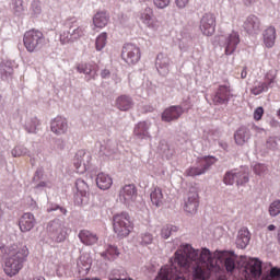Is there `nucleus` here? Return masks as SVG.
Wrapping results in <instances>:
<instances>
[{
	"label": "nucleus",
	"mask_w": 280,
	"mask_h": 280,
	"mask_svg": "<svg viewBox=\"0 0 280 280\" xmlns=\"http://www.w3.org/2000/svg\"><path fill=\"white\" fill-rule=\"evenodd\" d=\"M175 264H178L183 270L192 269L194 280H207L211 272H218V258L211 255L207 248L194 249L191 245H182L175 252Z\"/></svg>",
	"instance_id": "nucleus-1"
},
{
	"label": "nucleus",
	"mask_w": 280,
	"mask_h": 280,
	"mask_svg": "<svg viewBox=\"0 0 280 280\" xmlns=\"http://www.w3.org/2000/svg\"><path fill=\"white\" fill-rule=\"evenodd\" d=\"M113 229L117 237H128L132 233V221L128 212H121L113 217Z\"/></svg>",
	"instance_id": "nucleus-2"
},
{
	"label": "nucleus",
	"mask_w": 280,
	"mask_h": 280,
	"mask_svg": "<svg viewBox=\"0 0 280 280\" xmlns=\"http://www.w3.org/2000/svg\"><path fill=\"white\" fill-rule=\"evenodd\" d=\"M121 60L129 67H135L141 60V48L132 43H127L121 49Z\"/></svg>",
	"instance_id": "nucleus-3"
},
{
	"label": "nucleus",
	"mask_w": 280,
	"mask_h": 280,
	"mask_svg": "<svg viewBox=\"0 0 280 280\" xmlns=\"http://www.w3.org/2000/svg\"><path fill=\"white\" fill-rule=\"evenodd\" d=\"M217 161L218 160L214 156L199 158L196 166H190L185 171V176H201V174H205Z\"/></svg>",
	"instance_id": "nucleus-4"
},
{
	"label": "nucleus",
	"mask_w": 280,
	"mask_h": 280,
	"mask_svg": "<svg viewBox=\"0 0 280 280\" xmlns=\"http://www.w3.org/2000/svg\"><path fill=\"white\" fill-rule=\"evenodd\" d=\"M223 182L225 185H233V183H236V185H246L248 183V173L237 170L230 171L225 173Z\"/></svg>",
	"instance_id": "nucleus-5"
},
{
	"label": "nucleus",
	"mask_w": 280,
	"mask_h": 280,
	"mask_svg": "<svg viewBox=\"0 0 280 280\" xmlns=\"http://www.w3.org/2000/svg\"><path fill=\"white\" fill-rule=\"evenodd\" d=\"M199 205L198 191H196V189L189 190L184 197V211H186V213H196Z\"/></svg>",
	"instance_id": "nucleus-6"
},
{
	"label": "nucleus",
	"mask_w": 280,
	"mask_h": 280,
	"mask_svg": "<svg viewBox=\"0 0 280 280\" xmlns=\"http://www.w3.org/2000/svg\"><path fill=\"white\" fill-rule=\"evenodd\" d=\"M9 257L15 259V261H19L23 266L27 261V257H30V248L23 244L13 245L9 248Z\"/></svg>",
	"instance_id": "nucleus-7"
},
{
	"label": "nucleus",
	"mask_w": 280,
	"mask_h": 280,
	"mask_svg": "<svg viewBox=\"0 0 280 280\" xmlns=\"http://www.w3.org/2000/svg\"><path fill=\"white\" fill-rule=\"evenodd\" d=\"M140 21L150 30L156 31L159 27H161V21L154 16V10H152V8H145L140 13Z\"/></svg>",
	"instance_id": "nucleus-8"
},
{
	"label": "nucleus",
	"mask_w": 280,
	"mask_h": 280,
	"mask_svg": "<svg viewBox=\"0 0 280 280\" xmlns=\"http://www.w3.org/2000/svg\"><path fill=\"white\" fill-rule=\"evenodd\" d=\"M200 31L203 36H213L215 33V15L206 13L200 21Z\"/></svg>",
	"instance_id": "nucleus-9"
},
{
	"label": "nucleus",
	"mask_w": 280,
	"mask_h": 280,
	"mask_svg": "<svg viewBox=\"0 0 280 280\" xmlns=\"http://www.w3.org/2000/svg\"><path fill=\"white\" fill-rule=\"evenodd\" d=\"M231 97H233V94H231V86L219 85V88L215 91V94L212 96V102L215 106H219L220 104L229 103Z\"/></svg>",
	"instance_id": "nucleus-10"
},
{
	"label": "nucleus",
	"mask_w": 280,
	"mask_h": 280,
	"mask_svg": "<svg viewBox=\"0 0 280 280\" xmlns=\"http://www.w3.org/2000/svg\"><path fill=\"white\" fill-rule=\"evenodd\" d=\"M119 199L125 205H131L137 200V186L135 184L125 185L119 192Z\"/></svg>",
	"instance_id": "nucleus-11"
},
{
	"label": "nucleus",
	"mask_w": 280,
	"mask_h": 280,
	"mask_svg": "<svg viewBox=\"0 0 280 280\" xmlns=\"http://www.w3.org/2000/svg\"><path fill=\"white\" fill-rule=\"evenodd\" d=\"M49 231L51 233L52 240L57 242H65L67 240L68 229L62 223L54 221L50 223Z\"/></svg>",
	"instance_id": "nucleus-12"
},
{
	"label": "nucleus",
	"mask_w": 280,
	"mask_h": 280,
	"mask_svg": "<svg viewBox=\"0 0 280 280\" xmlns=\"http://www.w3.org/2000/svg\"><path fill=\"white\" fill-rule=\"evenodd\" d=\"M3 270L7 277H16V275L23 270V265L16 259L12 258V256H9L4 260Z\"/></svg>",
	"instance_id": "nucleus-13"
},
{
	"label": "nucleus",
	"mask_w": 280,
	"mask_h": 280,
	"mask_svg": "<svg viewBox=\"0 0 280 280\" xmlns=\"http://www.w3.org/2000/svg\"><path fill=\"white\" fill-rule=\"evenodd\" d=\"M50 130L57 136L67 135V131L69 130V121L62 116H57L50 122Z\"/></svg>",
	"instance_id": "nucleus-14"
},
{
	"label": "nucleus",
	"mask_w": 280,
	"mask_h": 280,
	"mask_svg": "<svg viewBox=\"0 0 280 280\" xmlns=\"http://www.w3.org/2000/svg\"><path fill=\"white\" fill-rule=\"evenodd\" d=\"M36 225V218L31 212H25L19 220L20 231L22 233H30Z\"/></svg>",
	"instance_id": "nucleus-15"
},
{
	"label": "nucleus",
	"mask_w": 280,
	"mask_h": 280,
	"mask_svg": "<svg viewBox=\"0 0 280 280\" xmlns=\"http://www.w3.org/2000/svg\"><path fill=\"white\" fill-rule=\"evenodd\" d=\"M183 113H185V109L182 106H171L162 113V121H176V119L183 116Z\"/></svg>",
	"instance_id": "nucleus-16"
},
{
	"label": "nucleus",
	"mask_w": 280,
	"mask_h": 280,
	"mask_svg": "<svg viewBox=\"0 0 280 280\" xmlns=\"http://www.w3.org/2000/svg\"><path fill=\"white\" fill-rule=\"evenodd\" d=\"M244 30L247 34H256L261 30V22L256 15H249L244 22Z\"/></svg>",
	"instance_id": "nucleus-17"
},
{
	"label": "nucleus",
	"mask_w": 280,
	"mask_h": 280,
	"mask_svg": "<svg viewBox=\"0 0 280 280\" xmlns=\"http://www.w3.org/2000/svg\"><path fill=\"white\" fill-rule=\"evenodd\" d=\"M79 240L85 246H93L94 244H97L100 237H97V234L89 230H81L79 233Z\"/></svg>",
	"instance_id": "nucleus-18"
},
{
	"label": "nucleus",
	"mask_w": 280,
	"mask_h": 280,
	"mask_svg": "<svg viewBox=\"0 0 280 280\" xmlns=\"http://www.w3.org/2000/svg\"><path fill=\"white\" fill-rule=\"evenodd\" d=\"M116 108H118V110H130V108H132V106H135V103L132 102V97H130L129 95L122 94L120 96H118L116 98Z\"/></svg>",
	"instance_id": "nucleus-19"
},
{
	"label": "nucleus",
	"mask_w": 280,
	"mask_h": 280,
	"mask_svg": "<svg viewBox=\"0 0 280 280\" xmlns=\"http://www.w3.org/2000/svg\"><path fill=\"white\" fill-rule=\"evenodd\" d=\"M96 185L98 189L106 191V189H110V187H113V177L106 173H98L96 176Z\"/></svg>",
	"instance_id": "nucleus-20"
},
{
	"label": "nucleus",
	"mask_w": 280,
	"mask_h": 280,
	"mask_svg": "<svg viewBox=\"0 0 280 280\" xmlns=\"http://www.w3.org/2000/svg\"><path fill=\"white\" fill-rule=\"evenodd\" d=\"M250 139V129L246 127H240L234 133V140L237 145H244L246 141Z\"/></svg>",
	"instance_id": "nucleus-21"
},
{
	"label": "nucleus",
	"mask_w": 280,
	"mask_h": 280,
	"mask_svg": "<svg viewBox=\"0 0 280 280\" xmlns=\"http://www.w3.org/2000/svg\"><path fill=\"white\" fill-rule=\"evenodd\" d=\"M148 130H150V125L145 121H140L136 125L133 135L139 139H150V132Z\"/></svg>",
	"instance_id": "nucleus-22"
},
{
	"label": "nucleus",
	"mask_w": 280,
	"mask_h": 280,
	"mask_svg": "<svg viewBox=\"0 0 280 280\" xmlns=\"http://www.w3.org/2000/svg\"><path fill=\"white\" fill-rule=\"evenodd\" d=\"M250 244V232L248 229L243 228L238 231V235L236 238L237 248H246Z\"/></svg>",
	"instance_id": "nucleus-23"
},
{
	"label": "nucleus",
	"mask_w": 280,
	"mask_h": 280,
	"mask_svg": "<svg viewBox=\"0 0 280 280\" xmlns=\"http://www.w3.org/2000/svg\"><path fill=\"white\" fill-rule=\"evenodd\" d=\"M109 19L110 18L108 16V13L104 11L97 12L93 18V25L98 30H103V27H106V25H108Z\"/></svg>",
	"instance_id": "nucleus-24"
},
{
	"label": "nucleus",
	"mask_w": 280,
	"mask_h": 280,
	"mask_svg": "<svg viewBox=\"0 0 280 280\" xmlns=\"http://www.w3.org/2000/svg\"><path fill=\"white\" fill-rule=\"evenodd\" d=\"M79 73H84L85 75H91L95 78L97 75V65L95 63H85L78 66Z\"/></svg>",
	"instance_id": "nucleus-25"
},
{
	"label": "nucleus",
	"mask_w": 280,
	"mask_h": 280,
	"mask_svg": "<svg viewBox=\"0 0 280 280\" xmlns=\"http://www.w3.org/2000/svg\"><path fill=\"white\" fill-rule=\"evenodd\" d=\"M150 198L155 207H161L163 205V189L161 187H154L150 194Z\"/></svg>",
	"instance_id": "nucleus-26"
},
{
	"label": "nucleus",
	"mask_w": 280,
	"mask_h": 280,
	"mask_svg": "<svg viewBox=\"0 0 280 280\" xmlns=\"http://www.w3.org/2000/svg\"><path fill=\"white\" fill-rule=\"evenodd\" d=\"M237 45H240V37L230 36L228 39V45L225 47L226 56H231V54H233V51H235Z\"/></svg>",
	"instance_id": "nucleus-27"
},
{
	"label": "nucleus",
	"mask_w": 280,
	"mask_h": 280,
	"mask_svg": "<svg viewBox=\"0 0 280 280\" xmlns=\"http://www.w3.org/2000/svg\"><path fill=\"white\" fill-rule=\"evenodd\" d=\"M23 40L27 51H34L38 46V39L34 38V36H25Z\"/></svg>",
	"instance_id": "nucleus-28"
},
{
	"label": "nucleus",
	"mask_w": 280,
	"mask_h": 280,
	"mask_svg": "<svg viewBox=\"0 0 280 280\" xmlns=\"http://www.w3.org/2000/svg\"><path fill=\"white\" fill-rule=\"evenodd\" d=\"M39 124L40 121L37 117L30 118L25 122V130H27V132H36V128H38Z\"/></svg>",
	"instance_id": "nucleus-29"
},
{
	"label": "nucleus",
	"mask_w": 280,
	"mask_h": 280,
	"mask_svg": "<svg viewBox=\"0 0 280 280\" xmlns=\"http://www.w3.org/2000/svg\"><path fill=\"white\" fill-rule=\"evenodd\" d=\"M268 91V86H266V83L258 82L255 83V85L250 89L252 95H261V93H266Z\"/></svg>",
	"instance_id": "nucleus-30"
},
{
	"label": "nucleus",
	"mask_w": 280,
	"mask_h": 280,
	"mask_svg": "<svg viewBox=\"0 0 280 280\" xmlns=\"http://www.w3.org/2000/svg\"><path fill=\"white\" fill-rule=\"evenodd\" d=\"M276 80H277V74L272 71H269L265 75V81L262 82V84H266L267 90L272 89V86L275 85Z\"/></svg>",
	"instance_id": "nucleus-31"
},
{
	"label": "nucleus",
	"mask_w": 280,
	"mask_h": 280,
	"mask_svg": "<svg viewBox=\"0 0 280 280\" xmlns=\"http://www.w3.org/2000/svg\"><path fill=\"white\" fill-rule=\"evenodd\" d=\"M119 256V249L116 246L109 245L105 253L102 254V257H107V259H113L114 257Z\"/></svg>",
	"instance_id": "nucleus-32"
},
{
	"label": "nucleus",
	"mask_w": 280,
	"mask_h": 280,
	"mask_svg": "<svg viewBox=\"0 0 280 280\" xmlns=\"http://www.w3.org/2000/svg\"><path fill=\"white\" fill-rule=\"evenodd\" d=\"M13 12L16 16H21L23 12H25V7L23 5V0H14L13 1Z\"/></svg>",
	"instance_id": "nucleus-33"
},
{
	"label": "nucleus",
	"mask_w": 280,
	"mask_h": 280,
	"mask_svg": "<svg viewBox=\"0 0 280 280\" xmlns=\"http://www.w3.org/2000/svg\"><path fill=\"white\" fill-rule=\"evenodd\" d=\"M280 213V200H276L273 202H271V205L269 206V214L275 218L277 215H279Z\"/></svg>",
	"instance_id": "nucleus-34"
},
{
	"label": "nucleus",
	"mask_w": 280,
	"mask_h": 280,
	"mask_svg": "<svg viewBox=\"0 0 280 280\" xmlns=\"http://www.w3.org/2000/svg\"><path fill=\"white\" fill-rule=\"evenodd\" d=\"M75 186L81 196H86V192L89 191V185H86L84 180L78 179Z\"/></svg>",
	"instance_id": "nucleus-35"
},
{
	"label": "nucleus",
	"mask_w": 280,
	"mask_h": 280,
	"mask_svg": "<svg viewBox=\"0 0 280 280\" xmlns=\"http://www.w3.org/2000/svg\"><path fill=\"white\" fill-rule=\"evenodd\" d=\"M154 241V236L150 232H144L140 236V244L148 246V244H152Z\"/></svg>",
	"instance_id": "nucleus-36"
},
{
	"label": "nucleus",
	"mask_w": 280,
	"mask_h": 280,
	"mask_svg": "<svg viewBox=\"0 0 280 280\" xmlns=\"http://www.w3.org/2000/svg\"><path fill=\"white\" fill-rule=\"evenodd\" d=\"M12 156H14L15 159L19 156H25V154H27V149L24 147H15L12 151H11Z\"/></svg>",
	"instance_id": "nucleus-37"
},
{
	"label": "nucleus",
	"mask_w": 280,
	"mask_h": 280,
	"mask_svg": "<svg viewBox=\"0 0 280 280\" xmlns=\"http://www.w3.org/2000/svg\"><path fill=\"white\" fill-rule=\"evenodd\" d=\"M224 266L228 272H233V270H235V259L228 257L224 261Z\"/></svg>",
	"instance_id": "nucleus-38"
},
{
	"label": "nucleus",
	"mask_w": 280,
	"mask_h": 280,
	"mask_svg": "<svg viewBox=\"0 0 280 280\" xmlns=\"http://www.w3.org/2000/svg\"><path fill=\"white\" fill-rule=\"evenodd\" d=\"M96 50L102 51L104 47H106V36H98L96 37Z\"/></svg>",
	"instance_id": "nucleus-39"
},
{
	"label": "nucleus",
	"mask_w": 280,
	"mask_h": 280,
	"mask_svg": "<svg viewBox=\"0 0 280 280\" xmlns=\"http://www.w3.org/2000/svg\"><path fill=\"white\" fill-rule=\"evenodd\" d=\"M32 10L34 14H40L43 12V7L40 5V0H33Z\"/></svg>",
	"instance_id": "nucleus-40"
},
{
	"label": "nucleus",
	"mask_w": 280,
	"mask_h": 280,
	"mask_svg": "<svg viewBox=\"0 0 280 280\" xmlns=\"http://www.w3.org/2000/svg\"><path fill=\"white\" fill-rule=\"evenodd\" d=\"M261 117H264V107H257L254 112L255 121H261Z\"/></svg>",
	"instance_id": "nucleus-41"
},
{
	"label": "nucleus",
	"mask_w": 280,
	"mask_h": 280,
	"mask_svg": "<svg viewBox=\"0 0 280 280\" xmlns=\"http://www.w3.org/2000/svg\"><path fill=\"white\" fill-rule=\"evenodd\" d=\"M170 1L171 0H153V3L155 7L163 10V8H167V5H170Z\"/></svg>",
	"instance_id": "nucleus-42"
},
{
	"label": "nucleus",
	"mask_w": 280,
	"mask_h": 280,
	"mask_svg": "<svg viewBox=\"0 0 280 280\" xmlns=\"http://www.w3.org/2000/svg\"><path fill=\"white\" fill-rule=\"evenodd\" d=\"M265 47H275V36H266L264 37Z\"/></svg>",
	"instance_id": "nucleus-43"
},
{
	"label": "nucleus",
	"mask_w": 280,
	"mask_h": 280,
	"mask_svg": "<svg viewBox=\"0 0 280 280\" xmlns=\"http://www.w3.org/2000/svg\"><path fill=\"white\" fill-rule=\"evenodd\" d=\"M161 235H162V237H164V240H167L170 237V235H172V226L165 225L162 229Z\"/></svg>",
	"instance_id": "nucleus-44"
},
{
	"label": "nucleus",
	"mask_w": 280,
	"mask_h": 280,
	"mask_svg": "<svg viewBox=\"0 0 280 280\" xmlns=\"http://www.w3.org/2000/svg\"><path fill=\"white\" fill-rule=\"evenodd\" d=\"M175 4L177 5V8L183 10V8H187V5L189 4V0H175Z\"/></svg>",
	"instance_id": "nucleus-45"
},
{
	"label": "nucleus",
	"mask_w": 280,
	"mask_h": 280,
	"mask_svg": "<svg viewBox=\"0 0 280 280\" xmlns=\"http://www.w3.org/2000/svg\"><path fill=\"white\" fill-rule=\"evenodd\" d=\"M266 171V166L264 164H256L254 166L255 174H261Z\"/></svg>",
	"instance_id": "nucleus-46"
},
{
	"label": "nucleus",
	"mask_w": 280,
	"mask_h": 280,
	"mask_svg": "<svg viewBox=\"0 0 280 280\" xmlns=\"http://www.w3.org/2000/svg\"><path fill=\"white\" fill-rule=\"evenodd\" d=\"M275 34H277V30L275 28V26H269L265 31V36H275Z\"/></svg>",
	"instance_id": "nucleus-47"
},
{
	"label": "nucleus",
	"mask_w": 280,
	"mask_h": 280,
	"mask_svg": "<svg viewBox=\"0 0 280 280\" xmlns=\"http://www.w3.org/2000/svg\"><path fill=\"white\" fill-rule=\"evenodd\" d=\"M39 34H40V32H38L36 30H32L26 33V36H39Z\"/></svg>",
	"instance_id": "nucleus-48"
},
{
	"label": "nucleus",
	"mask_w": 280,
	"mask_h": 280,
	"mask_svg": "<svg viewBox=\"0 0 280 280\" xmlns=\"http://www.w3.org/2000/svg\"><path fill=\"white\" fill-rule=\"evenodd\" d=\"M101 77L106 79V78H109L110 77V71L105 69L101 72Z\"/></svg>",
	"instance_id": "nucleus-49"
},
{
	"label": "nucleus",
	"mask_w": 280,
	"mask_h": 280,
	"mask_svg": "<svg viewBox=\"0 0 280 280\" xmlns=\"http://www.w3.org/2000/svg\"><path fill=\"white\" fill-rule=\"evenodd\" d=\"M247 75H248V71L246 70V68H244V69L242 70V72H241V78H242V80H246Z\"/></svg>",
	"instance_id": "nucleus-50"
},
{
	"label": "nucleus",
	"mask_w": 280,
	"mask_h": 280,
	"mask_svg": "<svg viewBox=\"0 0 280 280\" xmlns=\"http://www.w3.org/2000/svg\"><path fill=\"white\" fill-rule=\"evenodd\" d=\"M60 43L61 45H67V43H69V37L67 36L60 37Z\"/></svg>",
	"instance_id": "nucleus-51"
},
{
	"label": "nucleus",
	"mask_w": 280,
	"mask_h": 280,
	"mask_svg": "<svg viewBox=\"0 0 280 280\" xmlns=\"http://www.w3.org/2000/svg\"><path fill=\"white\" fill-rule=\"evenodd\" d=\"M268 231H275L277 229V226H275V224H270L268 225Z\"/></svg>",
	"instance_id": "nucleus-52"
},
{
	"label": "nucleus",
	"mask_w": 280,
	"mask_h": 280,
	"mask_svg": "<svg viewBox=\"0 0 280 280\" xmlns=\"http://www.w3.org/2000/svg\"><path fill=\"white\" fill-rule=\"evenodd\" d=\"M60 211H61V213H63V215H67V209L60 208Z\"/></svg>",
	"instance_id": "nucleus-53"
},
{
	"label": "nucleus",
	"mask_w": 280,
	"mask_h": 280,
	"mask_svg": "<svg viewBox=\"0 0 280 280\" xmlns=\"http://www.w3.org/2000/svg\"><path fill=\"white\" fill-rule=\"evenodd\" d=\"M3 218V208L0 206V219Z\"/></svg>",
	"instance_id": "nucleus-54"
},
{
	"label": "nucleus",
	"mask_w": 280,
	"mask_h": 280,
	"mask_svg": "<svg viewBox=\"0 0 280 280\" xmlns=\"http://www.w3.org/2000/svg\"><path fill=\"white\" fill-rule=\"evenodd\" d=\"M33 280H45V278L44 277H36Z\"/></svg>",
	"instance_id": "nucleus-55"
},
{
	"label": "nucleus",
	"mask_w": 280,
	"mask_h": 280,
	"mask_svg": "<svg viewBox=\"0 0 280 280\" xmlns=\"http://www.w3.org/2000/svg\"><path fill=\"white\" fill-rule=\"evenodd\" d=\"M277 115H278V117L280 119V109H278Z\"/></svg>",
	"instance_id": "nucleus-56"
},
{
	"label": "nucleus",
	"mask_w": 280,
	"mask_h": 280,
	"mask_svg": "<svg viewBox=\"0 0 280 280\" xmlns=\"http://www.w3.org/2000/svg\"><path fill=\"white\" fill-rule=\"evenodd\" d=\"M40 186L44 187V186H45V183H42Z\"/></svg>",
	"instance_id": "nucleus-57"
},
{
	"label": "nucleus",
	"mask_w": 280,
	"mask_h": 280,
	"mask_svg": "<svg viewBox=\"0 0 280 280\" xmlns=\"http://www.w3.org/2000/svg\"><path fill=\"white\" fill-rule=\"evenodd\" d=\"M249 3H253V0H249Z\"/></svg>",
	"instance_id": "nucleus-58"
}]
</instances>
